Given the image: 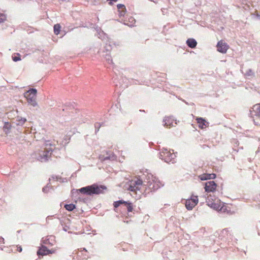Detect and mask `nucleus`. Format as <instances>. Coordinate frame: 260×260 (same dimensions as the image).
<instances>
[{
	"mask_svg": "<svg viewBox=\"0 0 260 260\" xmlns=\"http://www.w3.org/2000/svg\"><path fill=\"white\" fill-rule=\"evenodd\" d=\"M255 121V119H254V121ZM255 122H256V124H260V123L258 122L255 121Z\"/></svg>",
	"mask_w": 260,
	"mask_h": 260,
	"instance_id": "32",
	"label": "nucleus"
},
{
	"mask_svg": "<svg viewBox=\"0 0 260 260\" xmlns=\"http://www.w3.org/2000/svg\"><path fill=\"white\" fill-rule=\"evenodd\" d=\"M199 178H200V180H201L214 179L215 178V174H213V173H211V174L204 173V174L200 175V176H199Z\"/></svg>",
	"mask_w": 260,
	"mask_h": 260,
	"instance_id": "12",
	"label": "nucleus"
},
{
	"mask_svg": "<svg viewBox=\"0 0 260 260\" xmlns=\"http://www.w3.org/2000/svg\"><path fill=\"white\" fill-rule=\"evenodd\" d=\"M127 203H128V202H125L123 200H118L117 201L114 202L113 206H114V207H115V208H117L120 205H122V204L126 205Z\"/></svg>",
	"mask_w": 260,
	"mask_h": 260,
	"instance_id": "17",
	"label": "nucleus"
},
{
	"mask_svg": "<svg viewBox=\"0 0 260 260\" xmlns=\"http://www.w3.org/2000/svg\"><path fill=\"white\" fill-rule=\"evenodd\" d=\"M229 49V45L223 40H221L217 42V51L225 54Z\"/></svg>",
	"mask_w": 260,
	"mask_h": 260,
	"instance_id": "9",
	"label": "nucleus"
},
{
	"mask_svg": "<svg viewBox=\"0 0 260 260\" xmlns=\"http://www.w3.org/2000/svg\"><path fill=\"white\" fill-rule=\"evenodd\" d=\"M199 203L198 196L192 194L190 198L185 201V207L188 210H191Z\"/></svg>",
	"mask_w": 260,
	"mask_h": 260,
	"instance_id": "7",
	"label": "nucleus"
},
{
	"mask_svg": "<svg viewBox=\"0 0 260 260\" xmlns=\"http://www.w3.org/2000/svg\"><path fill=\"white\" fill-rule=\"evenodd\" d=\"M21 55L19 53H16L12 56V60L15 62H17L21 60Z\"/></svg>",
	"mask_w": 260,
	"mask_h": 260,
	"instance_id": "24",
	"label": "nucleus"
},
{
	"mask_svg": "<svg viewBox=\"0 0 260 260\" xmlns=\"http://www.w3.org/2000/svg\"><path fill=\"white\" fill-rule=\"evenodd\" d=\"M10 128L11 124L9 122L5 123L4 126H3V131L5 132V133L6 134H8Z\"/></svg>",
	"mask_w": 260,
	"mask_h": 260,
	"instance_id": "19",
	"label": "nucleus"
},
{
	"mask_svg": "<svg viewBox=\"0 0 260 260\" xmlns=\"http://www.w3.org/2000/svg\"><path fill=\"white\" fill-rule=\"evenodd\" d=\"M159 158L167 163H170L174 159L175 155L170 151L164 149L159 152Z\"/></svg>",
	"mask_w": 260,
	"mask_h": 260,
	"instance_id": "5",
	"label": "nucleus"
},
{
	"mask_svg": "<svg viewBox=\"0 0 260 260\" xmlns=\"http://www.w3.org/2000/svg\"><path fill=\"white\" fill-rule=\"evenodd\" d=\"M14 248H15V250L18 252H21V247L19 245H16Z\"/></svg>",
	"mask_w": 260,
	"mask_h": 260,
	"instance_id": "28",
	"label": "nucleus"
},
{
	"mask_svg": "<svg viewBox=\"0 0 260 260\" xmlns=\"http://www.w3.org/2000/svg\"><path fill=\"white\" fill-rule=\"evenodd\" d=\"M145 189L142 181L139 179L132 180L130 181L129 186H128V190L137 193V191L142 192V190Z\"/></svg>",
	"mask_w": 260,
	"mask_h": 260,
	"instance_id": "3",
	"label": "nucleus"
},
{
	"mask_svg": "<svg viewBox=\"0 0 260 260\" xmlns=\"http://www.w3.org/2000/svg\"><path fill=\"white\" fill-rule=\"evenodd\" d=\"M106 190V187L104 185H98L93 184L90 186L81 187L78 189L79 192L87 196L103 194Z\"/></svg>",
	"mask_w": 260,
	"mask_h": 260,
	"instance_id": "1",
	"label": "nucleus"
},
{
	"mask_svg": "<svg viewBox=\"0 0 260 260\" xmlns=\"http://www.w3.org/2000/svg\"><path fill=\"white\" fill-rule=\"evenodd\" d=\"M186 44H187L188 47L193 49L196 47L197 42L194 39L189 38L186 41Z\"/></svg>",
	"mask_w": 260,
	"mask_h": 260,
	"instance_id": "16",
	"label": "nucleus"
},
{
	"mask_svg": "<svg viewBox=\"0 0 260 260\" xmlns=\"http://www.w3.org/2000/svg\"><path fill=\"white\" fill-rule=\"evenodd\" d=\"M4 241H5V240H4V238H2V237L0 236V244H3Z\"/></svg>",
	"mask_w": 260,
	"mask_h": 260,
	"instance_id": "30",
	"label": "nucleus"
},
{
	"mask_svg": "<svg viewBox=\"0 0 260 260\" xmlns=\"http://www.w3.org/2000/svg\"><path fill=\"white\" fill-rule=\"evenodd\" d=\"M196 122H197V123H198L199 128L201 129H204L207 127L208 123H207L205 119H203V118L197 117L196 118Z\"/></svg>",
	"mask_w": 260,
	"mask_h": 260,
	"instance_id": "11",
	"label": "nucleus"
},
{
	"mask_svg": "<svg viewBox=\"0 0 260 260\" xmlns=\"http://www.w3.org/2000/svg\"><path fill=\"white\" fill-rule=\"evenodd\" d=\"M252 114L260 118V104L254 105L252 108Z\"/></svg>",
	"mask_w": 260,
	"mask_h": 260,
	"instance_id": "14",
	"label": "nucleus"
},
{
	"mask_svg": "<svg viewBox=\"0 0 260 260\" xmlns=\"http://www.w3.org/2000/svg\"><path fill=\"white\" fill-rule=\"evenodd\" d=\"M56 249L53 248L51 250H49V251H48V253H49V254H53V253H54L55 252H56Z\"/></svg>",
	"mask_w": 260,
	"mask_h": 260,
	"instance_id": "29",
	"label": "nucleus"
},
{
	"mask_svg": "<svg viewBox=\"0 0 260 260\" xmlns=\"http://www.w3.org/2000/svg\"><path fill=\"white\" fill-rule=\"evenodd\" d=\"M60 25L59 24H56L54 25V33L56 35H58L60 32Z\"/></svg>",
	"mask_w": 260,
	"mask_h": 260,
	"instance_id": "22",
	"label": "nucleus"
},
{
	"mask_svg": "<svg viewBox=\"0 0 260 260\" xmlns=\"http://www.w3.org/2000/svg\"><path fill=\"white\" fill-rule=\"evenodd\" d=\"M117 9L118 12H119V15H120V17H123L125 14V12H126V8H125L124 5L118 4Z\"/></svg>",
	"mask_w": 260,
	"mask_h": 260,
	"instance_id": "15",
	"label": "nucleus"
},
{
	"mask_svg": "<svg viewBox=\"0 0 260 260\" xmlns=\"http://www.w3.org/2000/svg\"><path fill=\"white\" fill-rule=\"evenodd\" d=\"M159 187L158 183L155 182L154 184H152L151 182H149V188L151 190H155Z\"/></svg>",
	"mask_w": 260,
	"mask_h": 260,
	"instance_id": "18",
	"label": "nucleus"
},
{
	"mask_svg": "<svg viewBox=\"0 0 260 260\" xmlns=\"http://www.w3.org/2000/svg\"><path fill=\"white\" fill-rule=\"evenodd\" d=\"M16 121L17 122H18L17 124L22 125L25 123V121H26V119H25V118L18 116L17 117Z\"/></svg>",
	"mask_w": 260,
	"mask_h": 260,
	"instance_id": "21",
	"label": "nucleus"
},
{
	"mask_svg": "<svg viewBox=\"0 0 260 260\" xmlns=\"http://www.w3.org/2000/svg\"><path fill=\"white\" fill-rule=\"evenodd\" d=\"M176 124V120L172 117L168 116L164 119V125L167 128H170Z\"/></svg>",
	"mask_w": 260,
	"mask_h": 260,
	"instance_id": "10",
	"label": "nucleus"
},
{
	"mask_svg": "<svg viewBox=\"0 0 260 260\" xmlns=\"http://www.w3.org/2000/svg\"><path fill=\"white\" fill-rule=\"evenodd\" d=\"M131 19H132V22L134 21V19L133 18H131Z\"/></svg>",
	"mask_w": 260,
	"mask_h": 260,
	"instance_id": "33",
	"label": "nucleus"
},
{
	"mask_svg": "<svg viewBox=\"0 0 260 260\" xmlns=\"http://www.w3.org/2000/svg\"><path fill=\"white\" fill-rule=\"evenodd\" d=\"M54 149V145L50 143L49 141L45 143V147L43 150H40L38 153V159L42 162L46 161L50 157L52 150Z\"/></svg>",
	"mask_w": 260,
	"mask_h": 260,
	"instance_id": "2",
	"label": "nucleus"
},
{
	"mask_svg": "<svg viewBox=\"0 0 260 260\" xmlns=\"http://www.w3.org/2000/svg\"><path fill=\"white\" fill-rule=\"evenodd\" d=\"M24 97L27 99V102L31 105L35 107L36 106V89L31 88L24 93Z\"/></svg>",
	"mask_w": 260,
	"mask_h": 260,
	"instance_id": "6",
	"label": "nucleus"
},
{
	"mask_svg": "<svg viewBox=\"0 0 260 260\" xmlns=\"http://www.w3.org/2000/svg\"><path fill=\"white\" fill-rule=\"evenodd\" d=\"M217 185L213 181H209L205 182V192H214L216 190Z\"/></svg>",
	"mask_w": 260,
	"mask_h": 260,
	"instance_id": "8",
	"label": "nucleus"
},
{
	"mask_svg": "<svg viewBox=\"0 0 260 260\" xmlns=\"http://www.w3.org/2000/svg\"><path fill=\"white\" fill-rule=\"evenodd\" d=\"M64 208L66 209L68 211H72L75 208V205L73 204H66L64 206Z\"/></svg>",
	"mask_w": 260,
	"mask_h": 260,
	"instance_id": "23",
	"label": "nucleus"
},
{
	"mask_svg": "<svg viewBox=\"0 0 260 260\" xmlns=\"http://www.w3.org/2000/svg\"><path fill=\"white\" fill-rule=\"evenodd\" d=\"M124 206H126V208H127V211H128V212H133V204L131 203H128L124 205Z\"/></svg>",
	"mask_w": 260,
	"mask_h": 260,
	"instance_id": "25",
	"label": "nucleus"
},
{
	"mask_svg": "<svg viewBox=\"0 0 260 260\" xmlns=\"http://www.w3.org/2000/svg\"><path fill=\"white\" fill-rule=\"evenodd\" d=\"M259 149L260 150V146L259 147Z\"/></svg>",
	"mask_w": 260,
	"mask_h": 260,
	"instance_id": "34",
	"label": "nucleus"
},
{
	"mask_svg": "<svg viewBox=\"0 0 260 260\" xmlns=\"http://www.w3.org/2000/svg\"><path fill=\"white\" fill-rule=\"evenodd\" d=\"M53 242V237H49L48 238H46L45 239H43V243L45 244H52V243Z\"/></svg>",
	"mask_w": 260,
	"mask_h": 260,
	"instance_id": "20",
	"label": "nucleus"
},
{
	"mask_svg": "<svg viewBox=\"0 0 260 260\" xmlns=\"http://www.w3.org/2000/svg\"><path fill=\"white\" fill-rule=\"evenodd\" d=\"M108 1H111V2H117V1H118V0H108Z\"/></svg>",
	"mask_w": 260,
	"mask_h": 260,
	"instance_id": "31",
	"label": "nucleus"
},
{
	"mask_svg": "<svg viewBox=\"0 0 260 260\" xmlns=\"http://www.w3.org/2000/svg\"><path fill=\"white\" fill-rule=\"evenodd\" d=\"M206 203L207 205L212 209H214L217 211H220L221 210L222 206L220 201L217 199L213 200L211 195H209L207 197Z\"/></svg>",
	"mask_w": 260,
	"mask_h": 260,
	"instance_id": "4",
	"label": "nucleus"
},
{
	"mask_svg": "<svg viewBox=\"0 0 260 260\" xmlns=\"http://www.w3.org/2000/svg\"><path fill=\"white\" fill-rule=\"evenodd\" d=\"M48 249L46 248V247L44 246H42L40 247L39 249L38 250V255L45 256L48 254Z\"/></svg>",
	"mask_w": 260,
	"mask_h": 260,
	"instance_id": "13",
	"label": "nucleus"
},
{
	"mask_svg": "<svg viewBox=\"0 0 260 260\" xmlns=\"http://www.w3.org/2000/svg\"><path fill=\"white\" fill-rule=\"evenodd\" d=\"M80 123V122L79 121H78V120H74L71 121V124L78 125Z\"/></svg>",
	"mask_w": 260,
	"mask_h": 260,
	"instance_id": "27",
	"label": "nucleus"
},
{
	"mask_svg": "<svg viewBox=\"0 0 260 260\" xmlns=\"http://www.w3.org/2000/svg\"><path fill=\"white\" fill-rule=\"evenodd\" d=\"M6 20V16L5 14L0 11V23H2Z\"/></svg>",
	"mask_w": 260,
	"mask_h": 260,
	"instance_id": "26",
	"label": "nucleus"
}]
</instances>
